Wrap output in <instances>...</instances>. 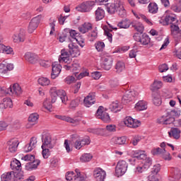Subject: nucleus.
Masks as SVG:
<instances>
[{"label": "nucleus", "mask_w": 181, "mask_h": 181, "mask_svg": "<svg viewBox=\"0 0 181 181\" xmlns=\"http://www.w3.org/2000/svg\"><path fill=\"white\" fill-rule=\"evenodd\" d=\"M49 94L51 97V103L52 104L56 103L58 97L62 100V104H67V101H69V98L67 97L66 91L62 89H57L55 86L50 88Z\"/></svg>", "instance_id": "1"}, {"label": "nucleus", "mask_w": 181, "mask_h": 181, "mask_svg": "<svg viewBox=\"0 0 181 181\" xmlns=\"http://www.w3.org/2000/svg\"><path fill=\"white\" fill-rule=\"evenodd\" d=\"M23 179V172H8L1 175V181H21Z\"/></svg>", "instance_id": "2"}, {"label": "nucleus", "mask_w": 181, "mask_h": 181, "mask_svg": "<svg viewBox=\"0 0 181 181\" xmlns=\"http://www.w3.org/2000/svg\"><path fill=\"white\" fill-rule=\"evenodd\" d=\"M158 121V124H161L162 125H170V124H173L174 127H180L181 125V120H175V117L169 115V112L165 116H162Z\"/></svg>", "instance_id": "3"}, {"label": "nucleus", "mask_w": 181, "mask_h": 181, "mask_svg": "<svg viewBox=\"0 0 181 181\" xmlns=\"http://www.w3.org/2000/svg\"><path fill=\"white\" fill-rule=\"evenodd\" d=\"M75 172L76 175H74V172L66 173V180L67 181H84L86 175L81 174L78 169H76Z\"/></svg>", "instance_id": "4"}, {"label": "nucleus", "mask_w": 181, "mask_h": 181, "mask_svg": "<svg viewBox=\"0 0 181 181\" xmlns=\"http://www.w3.org/2000/svg\"><path fill=\"white\" fill-rule=\"evenodd\" d=\"M127 170H128V164L127 163V161L124 160H119L117 163L115 169L116 176H117V177H119V176H123V175H125L127 173Z\"/></svg>", "instance_id": "5"}, {"label": "nucleus", "mask_w": 181, "mask_h": 181, "mask_svg": "<svg viewBox=\"0 0 181 181\" xmlns=\"http://www.w3.org/2000/svg\"><path fill=\"white\" fill-rule=\"evenodd\" d=\"M73 141H74V146L76 149H81L83 146H86V145H90V137H84L83 139H76L74 140V138H76V135H72Z\"/></svg>", "instance_id": "6"}, {"label": "nucleus", "mask_w": 181, "mask_h": 181, "mask_svg": "<svg viewBox=\"0 0 181 181\" xmlns=\"http://www.w3.org/2000/svg\"><path fill=\"white\" fill-rule=\"evenodd\" d=\"M133 37L136 42H138L139 43H140V45H142L143 46H146L149 45V43H151V37H149V35H148L146 33H136L133 36Z\"/></svg>", "instance_id": "7"}, {"label": "nucleus", "mask_w": 181, "mask_h": 181, "mask_svg": "<svg viewBox=\"0 0 181 181\" xmlns=\"http://www.w3.org/2000/svg\"><path fill=\"white\" fill-rule=\"evenodd\" d=\"M95 117L98 119H101L103 122H110L111 121V118L110 117V115L104 111V107L100 106L96 111Z\"/></svg>", "instance_id": "8"}, {"label": "nucleus", "mask_w": 181, "mask_h": 181, "mask_svg": "<svg viewBox=\"0 0 181 181\" xmlns=\"http://www.w3.org/2000/svg\"><path fill=\"white\" fill-rule=\"evenodd\" d=\"M42 145L41 148H49L53 149L54 144L52 141V135L49 133H44L42 136Z\"/></svg>", "instance_id": "9"}, {"label": "nucleus", "mask_w": 181, "mask_h": 181, "mask_svg": "<svg viewBox=\"0 0 181 181\" xmlns=\"http://www.w3.org/2000/svg\"><path fill=\"white\" fill-rule=\"evenodd\" d=\"M40 21H42V15H38L32 18L28 25L29 33H33V31L37 29V26H39Z\"/></svg>", "instance_id": "10"}, {"label": "nucleus", "mask_w": 181, "mask_h": 181, "mask_svg": "<svg viewBox=\"0 0 181 181\" xmlns=\"http://www.w3.org/2000/svg\"><path fill=\"white\" fill-rule=\"evenodd\" d=\"M159 23L166 26L168 25H173V23H177V18L175 14H170L166 16L164 19L161 18L159 20Z\"/></svg>", "instance_id": "11"}, {"label": "nucleus", "mask_w": 181, "mask_h": 181, "mask_svg": "<svg viewBox=\"0 0 181 181\" xmlns=\"http://www.w3.org/2000/svg\"><path fill=\"white\" fill-rule=\"evenodd\" d=\"M181 179V171L177 168H172L170 170L169 181H180Z\"/></svg>", "instance_id": "12"}, {"label": "nucleus", "mask_w": 181, "mask_h": 181, "mask_svg": "<svg viewBox=\"0 0 181 181\" xmlns=\"http://www.w3.org/2000/svg\"><path fill=\"white\" fill-rule=\"evenodd\" d=\"M95 4V2L94 1H85L79 5L77 9L79 12H90L93 9Z\"/></svg>", "instance_id": "13"}, {"label": "nucleus", "mask_w": 181, "mask_h": 181, "mask_svg": "<svg viewBox=\"0 0 181 181\" xmlns=\"http://www.w3.org/2000/svg\"><path fill=\"white\" fill-rule=\"evenodd\" d=\"M93 104H95V92L89 93L83 100V105L88 108H90Z\"/></svg>", "instance_id": "14"}, {"label": "nucleus", "mask_w": 181, "mask_h": 181, "mask_svg": "<svg viewBox=\"0 0 181 181\" xmlns=\"http://www.w3.org/2000/svg\"><path fill=\"white\" fill-rule=\"evenodd\" d=\"M19 146V141L17 139H12L7 142V148L9 152L15 153L18 151Z\"/></svg>", "instance_id": "15"}, {"label": "nucleus", "mask_w": 181, "mask_h": 181, "mask_svg": "<svg viewBox=\"0 0 181 181\" xmlns=\"http://www.w3.org/2000/svg\"><path fill=\"white\" fill-rule=\"evenodd\" d=\"M124 122L129 128H138L141 125V122L134 119L132 117H127Z\"/></svg>", "instance_id": "16"}, {"label": "nucleus", "mask_w": 181, "mask_h": 181, "mask_svg": "<svg viewBox=\"0 0 181 181\" xmlns=\"http://www.w3.org/2000/svg\"><path fill=\"white\" fill-rule=\"evenodd\" d=\"M93 176L96 181H104L107 176V173L101 168H96L93 171Z\"/></svg>", "instance_id": "17"}, {"label": "nucleus", "mask_w": 181, "mask_h": 181, "mask_svg": "<svg viewBox=\"0 0 181 181\" xmlns=\"http://www.w3.org/2000/svg\"><path fill=\"white\" fill-rule=\"evenodd\" d=\"M59 62V63H66V64L71 63V59H70V52H67L66 49H62Z\"/></svg>", "instance_id": "18"}, {"label": "nucleus", "mask_w": 181, "mask_h": 181, "mask_svg": "<svg viewBox=\"0 0 181 181\" xmlns=\"http://www.w3.org/2000/svg\"><path fill=\"white\" fill-rule=\"evenodd\" d=\"M62 71V65L57 62L52 63V71L51 74V78L52 80H54L56 77L59 76V74H60V72Z\"/></svg>", "instance_id": "19"}, {"label": "nucleus", "mask_w": 181, "mask_h": 181, "mask_svg": "<svg viewBox=\"0 0 181 181\" xmlns=\"http://www.w3.org/2000/svg\"><path fill=\"white\" fill-rule=\"evenodd\" d=\"M26 34L25 30H20V32L16 33L13 36V40L14 43H21V42H25Z\"/></svg>", "instance_id": "20"}, {"label": "nucleus", "mask_w": 181, "mask_h": 181, "mask_svg": "<svg viewBox=\"0 0 181 181\" xmlns=\"http://www.w3.org/2000/svg\"><path fill=\"white\" fill-rule=\"evenodd\" d=\"M25 59L31 64H35L39 62V56L35 53L27 52L25 54Z\"/></svg>", "instance_id": "21"}, {"label": "nucleus", "mask_w": 181, "mask_h": 181, "mask_svg": "<svg viewBox=\"0 0 181 181\" xmlns=\"http://www.w3.org/2000/svg\"><path fill=\"white\" fill-rule=\"evenodd\" d=\"M8 94L12 95L14 94L15 95H21L22 94V88L19 86L18 83H14L12 86L8 89Z\"/></svg>", "instance_id": "22"}, {"label": "nucleus", "mask_w": 181, "mask_h": 181, "mask_svg": "<svg viewBox=\"0 0 181 181\" xmlns=\"http://www.w3.org/2000/svg\"><path fill=\"white\" fill-rule=\"evenodd\" d=\"M69 54L71 57H78L80 56V49H78V46H74L73 43L69 45Z\"/></svg>", "instance_id": "23"}, {"label": "nucleus", "mask_w": 181, "mask_h": 181, "mask_svg": "<svg viewBox=\"0 0 181 181\" xmlns=\"http://www.w3.org/2000/svg\"><path fill=\"white\" fill-rule=\"evenodd\" d=\"M112 63H114V59H112V57H106L103 60V69L107 71L111 70V67H112Z\"/></svg>", "instance_id": "24"}, {"label": "nucleus", "mask_w": 181, "mask_h": 181, "mask_svg": "<svg viewBox=\"0 0 181 181\" xmlns=\"http://www.w3.org/2000/svg\"><path fill=\"white\" fill-rule=\"evenodd\" d=\"M181 131L179 128L172 127L168 132V136L170 138H173V139H180Z\"/></svg>", "instance_id": "25"}, {"label": "nucleus", "mask_w": 181, "mask_h": 181, "mask_svg": "<svg viewBox=\"0 0 181 181\" xmlns=\"http://www.w3.org/2000/svg\"><path fill=\"white\" fill-rule=\"evenodd\" d=\"M39 119V115L37 113H33L28 117V124L26 125V128H32L30 125H36L37 120Z\"/></svg>", "instance_id": "26"}, {"label": "nucleus", "mask_w": 181, "mask_h": 181, "mask_svg": "<svg viewBox=\"0 0 181 181\" xmlns=\"http://www.w3.org/2000/svg\"><path fill=\"white\" fill-rule=\"evenodd\" d=\"M40 165V160H33V161H30L25 165L26 170H35V169H37V166Z\"/></svg>", "instance_id": "27"}, {"label": "nucleus", "mask_w": 181, "mask_h": 181, "mask_svg": "<svg viewBox=\"0 0 181 181\" xmlns=\"http://www.w3.org/2000/svg\"><path fill=\"white\" fill-rule=\"evenodd\" d=\"M64 69H65V70H71V71H74V73H78V71H80V64L74 62L72 64L69 63L64 65Z\"/></svg>", "instance_id": "28"}, {"label": "nucleus", "mask_w": 181, "mask_h": 181, "mask_svg": "<svg viewBox=\"0 0 181 181\" xmlns=\"http://www.w3.org/2000/svg\"><path fill=\"white\" fill-rule=\"evenodd\" d=\"M121 4V1H117L114 4H111L110 6L107 7V11L108 13H115L118 11V8H119V5Z\"/></svg>", "instance_id": "29"}, {"label": "nucleus", "mask_w": 181, "mask_h": 181, "mask_svg": "<svg viewBox=\"0 0 181 181\" xmlns=\"http://www.w3.org/2000/svg\"><path fill=\"white\" fill-rule=\"evenodd\" d=\"M105 17V11L101 7H98L95 11V18L97 21H102Z\"/></svg>", "instance_id": "30"}, {"label": "nucleus", "mask_w": 181, "mask_h": 181, "mask_svg": "<svg viewBox=\"0 0 181 181\" xmlns=\"http://www.w3.org/2000/svg\"><path fill=\"white\" fill-rule=\"evenodd\" d=\"M10 166L13 170L16 169V172H23V171H20L22 170V164L21 163L20 160H18L17 159L13 160V161L11 162Z\"/></svg>", "instance_id": "31"}, {"label": "nucleus", "mask_w": 181, "mask_h": 181, "mask_svg": "<svg viewBox=\"0 0 181 181\" xmlns=\"http://www.w3.org/2000/svg\"><path fill=\"white\" fill-rule=\"evenodd\" d=\"M13 105L12 100L9 98H4L0 104L1 108H12Z\"/></svg>", "instance_id": "32"}, {"label": "nucleus", "mask_w": 181, "mask_h": 181, "mask_svg": "<svg viewBox=\"0 0 181 181\" xmlns=\"http://www.w3.org/2000/svg\"><path fill=\"white\" fill-rule=\"evenodd\" d=\"M93 29V25L90 23H85L81 26L78 27V30L81 33H87Z\"/></svg>", "instance_id": "33"}, {"label": "nucleus", "mask_w": 181, "mask_h": 181, "mask_svg": "<svg viewBox=\"0 0 181 181\" xmlns=\"http://www.w3.org/2000/svg\"><path fill=\"white\" fill-rule=\"evenodd\" d=\"M115 69L118 74L122 73L125 70V63L122 61H118L115 65Z\"/></svg>", "instance_id": "34"}, {"label": "nucleus", "mask_w": 181, "mask_h": 181, "mask_svg": "<svg viewBox=\"0 0 181 181\" xmlns=\"http://www.w3.org/2000/svg\"><path fill=\"white\" fill-rule=\"evenodd\" d=\"M0 53H4L5 54H12L13 53V49L9 46H5L3 44H0Z\"/></svg>", "instance_id": "35"}, {"label": "nucleus", "mask_w": 181, "mask_h": 181, "mask_svg": "<svg viewBox=\"0 0 181 181\" xmlns=\"http://www.w3.org/2000/svg\"><path fill=\"white\" fill-rule=\"evenodd\" d=\"M153 103L154 105L159 106L162 104V99L160 98V95L158 92H153L152 94Z\"/></svg>", "instance_id": "36"}, {"label": "nucleus", "mask_w": 181, "mask_h": 181, "mask_svg": "<svg viewBox=\"0 0 181 181\" xmlns=\"http://www.w3.org/2000/svg\"><path fill=\"white\" fill-rule=\"evenodd\" d=\"M148 9L150 13H153V15H154L155 13H158L159 8L158 7V4L156 3L153 2L148 4Z\"/></svg>", "instance_id": "37"}, {"label": "nucleus", "mask_w": 181, "mask_h": 181, "mask_svg": "<svg viewBox=\"0 0 181 181\" xmlns=\"http://www.w3.org/2000/svg\"><path fill=\"white\" fill-rule=\"evenodd\" d=\"M136 110L137 111H144V110H146L148 108V105L146 104V102L144 100L139 101L135 106Z\"/></svg>", "instance_id": "38"}, {"label": "nucleus", "mask_w": 181, "mask_h": 181, "mask_svg": "<svg viewBox=\"0 0 181 181\" xmlns=\"http://www.w3.org/2000/svg\"><path fill=\"white\" fill-rule=\"evenodd\" d=\"M112 141L116 145H124L125 142H127V137H114Z\"/></svg>", "instance_id": "39"}, {"label": "nucleus", "mask_w": 181, "mask_h": 181, "mask_svg": "<svg viewBox=\"0 0 181 181\" xmlns=\"http://www.w3.org/2000/svg\"><path fill=\"white\" fill-rule=\"evenodd\" d=\"M118 28L120 29H128L129 26H131V21L129 20H123L118 23L117 24Z\"/></svg>", "instance_id": "40"}, {"label": "nucleus", "mask_w": 181, "mask_h": 181, "mask_svg": "<svg viewBox=\"0 0 181 181\" xmlns=\"http://www.w3.org/2000/svg\"><path fill=\"white\" fill-rule=\"evenodd\" d=\"M162 81H154L153 83L151 86V90L153 91V93H155V91L160 90V88H162Z\"/></svg>", "instance_id": "41"}, {"label": "nucleus", "mask_w": 181, "mask_h": 181, "mask_svg": "<svg viewBox=\"0 0 181 181\" xmlns=\"http://www.w3.org/2000/svg\"><path fill=\"white\" fill-rule=\"evenodd\" d=\"M109 108L113 112H118V111H121V107H119V105L118 102H113L109 105Z\"/></svg>", "instance_id": "42"}, {"label": "nucleus", "mask_w": 181, "mask_h": 181, "mask_svg": "<svg viewBox=\"0 0 181 181\" xmlns=\"http://www.w3.org/2000/svg\"><path fill=\"white\" fill-rule=\"evenodd\" d=\"M132 27L134 28L135 30L139 32L141 35L144 33V25L139 22H136L132 23Z\"/></svg>", "instance_id": "43"}, {"label": "nucleus", "mask_w": 181, "mask_h": 181, "mask_svg": "<svg viewBox=\"0 0 181 181\" xmlns=\"http://www.w3.org/2000/svg\"><path fill=\"white\" fill-rule=\"evenodd\" d=\"M117 13L120 16V18H125V16H127V11H125L124 6H122V4L121 3L117 8Z\"/></svg>", "instance_id": "44"}, {"label": "nucleus", "mask_w": 181, "mask_h": 181, "mask_svg": "<svg viewBox=\"0 0 181 181\" xmlns=\"http://www.w3.org/2000/svg\"><path fill=\"white\" fill-rule=\"evenodd\" d=\"M98 36V32L97 31V28L92 30L91 32L88 34V37L90 42H94V40L97 39Z\"/></svg>", "instance_id": "45"}, {"label": "nucleus", "mask_w": 181, "mask_h": 181, "mask_svg": "<svg viewBox=\"0 0 181 181\" xmlns=\"http://www.w3.org/2000/svg\"><path fill=\"white\" fill-rule=\"evenodd\" d=\"M81 121V119L78 117H75L73 119L71 117H68L66 122H70L71 124H72L74 127H76V125H78V124H80Z\"/></svg>", "instance_id": "46"}, {"label": "nucleus", "mask_w": 181, "mask_h": 181, "mask_svg": "<svg viewBox=\"0 0 181 181\" xmlns=\"http://www.w3.org/2000/svg\"><path fill=\"white\" fill-rule=\"evenodd\" d=\"M165 150L166 149H165V148H160L159 147L154 148L151 150V153L154 156L156 155H160V156H162V154L165 152Z\"/></svg>", "instance_id": "47"}, {"label": "nucleus", "mask_w": 181, "mask_h": 181, "mask_svg": "<svg viewBox=\"0 0 181 181\" xmlns=\"http://www.w3.org/2000/svg\"><path fill=\"white\" fill-rule=\"evenodd\" d=\"M93 159V155L90 153H85L80 158L81 162H90Z\"/></svg>", "instance_id": "48"}, {"label": "nucleus", "mask_w": 181, "mask_h": 181, "mask_svg": "<svg viewBox=\"0 0 181 181\" xmlns=\"http://www.w3.org/2000/svg\"><path fill=\"white\" fill-rule=\"evenodd\" d=\"M37 81L38 84L42 86H49V84H50V80L45 77L40 78Z\"/></svg>", "instance_id": "49"}, {"label": "nucleus", "mask_w": 181, "mask_h": 181, "mask_svg": "<svg viewBox=\"0 0 181 181\" xmlns=\"http://www.w3.org/2000/svg\"><path fill=\"white\" fill-rule=\"evenodd\" d=\"M171 9L174 11V12H181V4L177 2V0H175V4L171 6Z\"/></svg>", "instance_id": "50"}, {"label": "nucleus", "mask_w": 181, "mask_h": 181, "mask_svg": "<svg viewBox=\"0 0 181 181\" xmlns=\"http://www.w3.org/2000/svg\"><path fill=\"white\" fill-rule=\"evenodd\" d=\"M127 95L130 99L131 101L135 98V97L138 96V92H135V90H127L126 91Z\"/></svg>", "instance_id": "51"}, {"label": "nucleus", "mask_w": 181, "mask_h": 181, "mask_svg": "<svg viewBox=\"0 0 181 181\" xmlns=\"http://www.w3.org/2000/svg\"><path fill=\"white\" fill-rule=\"evenodd\" d=\"M42 157L44 158V159H47L49 156H50V151L49 150V148H47V147L42 148Z\"/></svg>", "instance_id": "52"}, {"label": "nucleus", "mask_w": 181, "mask_h": 181, "mask_svg": "<svg viewBox=\"0 0 181 181\" xmlns=\"http://www.w3.org/2000/svg\"><path fill=\"white\" fill-rule=\"evenodd\" d=\"M95 49L98 52H103L104 47H105V44L103 42H98L95 44Z\"/></svg>", "instance_id": "53"}, {"label": "nucleus", "mask_w": 181, "mask_h": 181, "mask_svg": "<svg viewBox=\"0 0 181 181\" xmlns=\"http://www.w3.org/2000/svg\"><path fill=\"white\" fill-rule=\"evenodd\" d=\"M111 32H112V30L111 29L107 28L106 30H105V36H107L110 43L112 42V34L111 33Z\"/></svg>", "instance_id": "54"}, {"label": "nucleus", "mask_w": 181, "mask_h": 181, "mask_svg": "<svg viewBox=\"0 0 181 181\" xmlns=\"http://www.w3.org/2000/svg\"><path fill=\"white\" fill-rule=\"evenodd\" d=\"M141 139V138L140 136H134L131 141V144H132L134 146H136V145H138V142H140Z\"/></svg>", "instance_id": "55"}, {"label": "nucleus", "mask_w": 181, "mask_h": 181, "mask_svg": "<svg viewBox=\"0 0 181 181\" xmlns=\"http://www.w3.org/2000/svg\"><path fill=\"white\" fill-rule=\"evenodd\" d=\"M79 104H80V98H77L71 102L70 107L71 108H76V107H78Z\"/></svg>", "instance_id": "56"}, {"label": "nucleus", "mask_w": 181, "mask_h": 181, "mask_svg": "<svg viewBox=\"0 0 181 181\" xmlns=\"http://www.w3.org/2000/svg\"><path fill=\"white\" fill-rule=\"evenodd\" d=\"M168 70H169V66H168L166 64H163L158 66L160 73H165V71H168Z\"/></svg>", "instance_id": "57"}, {"label": "nucleus", "mask_w": 181, "mask_h": 181, "mask_svg": "<svg viewBox=\"0 0 181 181\" xmlns=\"http://www.w3.org/2000/svg\"><path fill=\"white\" fill-rule=\"evenodd\" d=\"M161 157L165 160H171L172 156H170V153L168 152L166 150H165V152L161 155Z\"/></svg>", "instance_id": "58"}, {"label": "nucleus", "mask_w": 181, "mask_h": 181, "mask_svg": "<svg viewBox=\"0 0 181 181\" xmlns=\"http://www.w3.org/2000/svg\"><path fill=\"white\" fill-rule=\"evenodd\" d=\"M21 159L23 160H25V161L29 160L30 162H32L33 160H35V156L30 155V154H27L25 156L22 157Z\"/></svg>", "instance_id": "59"}, {"label": "nucleus", "mask_w": 181, "mask_h": 181, "mask_svg": "<svg viewBox=\"0 0 181 181\" xmlns=\"http://www.w3.org/2000/svg\"><path fill=\"white\" fill-rule=\"evenodd\" d=\"M133 47L134 49H132L129 54L130 59H135V57H136V52H138L137 48L136 46H134Z\"/></svg>", "instance_id": "60"}, {"label": "nucleus", "mask_w": 181, "mask_h": 181, "mask_svg": "<svg viewBox=\"0 0 181 181\" xmlns=\"http://www.w3.org/2000/svg\"><path fill=\"white\" fill-rule=\"evenodd\" d=\"M160 170V165L157 164V165H155L152 168L151 173H153V175H158Z\"/></svg>", "instance_id": "61"}, {"label": "nucleus", "mask_w": 181, "mask_h": 181, "mask_svg": "<svg viewBox=\"0 0 181 181\" xmlns=\"http://www.w3.org/2000/svg\"><path fill=\"white\" fill-rule=\"evenodd\" d=\"M75 40L81 46V47H84V38H83L81 35H78V37Z\"/></svg>", "instance_id": "62"}, {"label": "nucleus", "mask_w": 181, "mask_h": 181, "mask_svg": "<svg viewBox=\"0 0 181 181\" xmlns=\"http://www.w3.org/2000/svg\"><path fill=\"white\" fill-rule=\"evenodd\" d=\"M43 107L44 108H45V110L50 111V110H52V105L50 103V101L46 99L43 103Z\"/></svg>", "instance_id": "63"}, {"label": "nucleus", "mask_w": 181, "mask_h": 181, "mask_svg": "<svg viewBox=\"0 0 181 181\" xmlns=\"http://www.w3.org/2000/svg\"><path fill=\"white\" fill-rule=\"evenodd\" d=\"M69 35L72 39H74V40H76L78 36H80V34L77 33L76 30H71L69 31Z\"/></svg>", "instance_id": "64"}]
</instances>
